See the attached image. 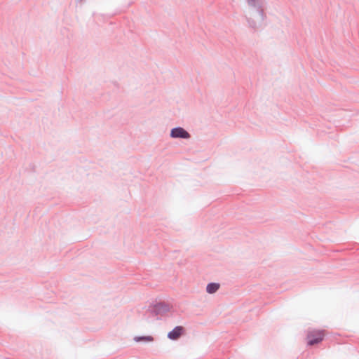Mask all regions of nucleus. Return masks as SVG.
<instances>
[{"instance_id": "39448f33", "label": "nucleus", "mask_w": 359, "mask_h": 359, "mask_svg": "<svg viewBox=\"0 0 359 359\" xmlns=\"http://www.w3.org/2000/svg\"><path fill=\"white\" fill-rule=\"evenodd\" d=\"M325 335V334L323 330L316 332V344L320 342L323 339Z\"/></svg>"}, {"instance_id": "423d86ee", "label": "nucleus", "mask_w": 359, "mask_h": 359, "mask_svg": "<svg viewBox=\"0 0 359 359\" xmlns=\"http://www.w3.org/2000/svg\"><path fill=\"white\" fill-rule=\"evenodd\" d=\"M308 343L309 345H313L314 343V341L311 339V340H309Z\"/></svg>"}, {"instance_id": "20e7f679", "label": "nucleus", "mask_w": 359, "mask_h": 359, "mask_svg": "<svg viewBox=\"0 0 359 359\" xmlns=\"http://www.w3.org/2000/svg\"><path fill=\"white\" fill-rule=\"evenodd\" d=\"M134 340L136 342H140V341L150 342V341H152L154 340V338L151 336L135 337L134 338Z\"/></svg>"}, {"instance_id": "7ed1b4c3", "label": "nucleus", "mask_w": 359, "mask_h": 359, "mask_svg": "<svg viewBox=\"0 0 359 359\" xmlns=\"http://www.w3.org/2000/svg\"><path fill=\"white\" fill-rule=\"evenodd\" d=\"M219 287V285L217 283H210L207 285L206 290L208 293H215Z\"/></svg>"}, {"instance_id": "f257e3e1", "label": "nucleus", "mask_w": 359, "mask_h": 359, "mask_svg": "<svg viewBox=\"0 0 359 359\" xmlns=\"http://www.w3.org/2000/svg\"><path fill=\"white\" fill-rule=\"evenodd\" d=\"M171 137H181V138H189V134L184 130L182 128H176L171 130L170 133Z\"/></svg>"}, {"instance_id": "f03ea898", "label": "nucleus", "mask_w": 359, "mask_h": 359, "mask_svg": "<svg viewBox=\"0 0 359 359\" xmlns=\"http://www.w3.org/2000/svg\"><path fill=\"white\" fill-rule=\"evenodd\" d=\"M184 328L182 326H177L168 333V337L172 340L177 339L182 334Z\"/></svg>"}]
</instances>
